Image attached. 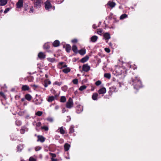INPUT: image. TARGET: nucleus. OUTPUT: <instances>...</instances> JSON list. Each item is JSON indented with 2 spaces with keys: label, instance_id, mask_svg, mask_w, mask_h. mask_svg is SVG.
Segmentation results:
<instances>
[{
  "label": "nucleus",
  "instance_id": "13d9d810",
  "mask_svg": "<svg viewBox=\"0 0 161 161\" xmlns=\"http://www.w3.org/2000/svg\"><path fill=\"white\" fill-rule=\"evenodd\" d=\"M63 64V62H61V69H62V67H66L67 66V65L66 64H64V65H62V64Z\"/></svg>",
  "mask_w": 161,
  "mask_h": 161
},
{
  "label": "nucleus",
  "instance_id": "de8ad7c7",
  "mask_svg": "<svg viewBox=\"0 0 161 161\" xmlns=\"http://www.w3.org/2000/svg\"><path fill=\"white\" fill-rule=\"evenodd\" d=\"M31 87H35V88H33L34 89V90H35V89L36 88H38L39 87V86L37 85H36L35 84H34V85H31Z\"/></svg>",
  "mask_w": 161,
  "mask_h": 161
},
{
  "label": "nucleus",
  "instance_id": "052dcab7",
  "mask_svg": "<svg viewBox=\"0 0 161 161\" xmlns=\"http://www.w3.org/2000/svg\"><path fill=\"white\" fill-rule=\"evenodd\" d=\"M54 84H55V85H58V86H60V83L59 82H57V81H56L54 82Z\"/></svg>",
  "mask_w": 161,
  "mask_h": 161
},
{
  "label": "nucleus",
  "instance_id": "603ef678",
  "mask_svg": "<svg viewBox=\"0 0 161 161\" xmlns=\"http://www.w3.org/2000/svg\"><path fill=\"white\" fill-rule=\"evenodd\" d=\"M104 50L105 51L108 53H109L110 52V49L108 48H105Z\"/></svg>",
  "mask_w": 161,
  "mask_h": 161
},
{
  "label": "nucleus",
  "instance_id": "cd10ccee",
  "mask_svg": "<svg viewBox=\"0 0 161 161\" xmlns=\"http://www.w3.org/2000/svg\"><path fill=\"white\" fill-rule=\"evenodd\" d=\"M51 84V81L49 80H47L44 81V86L45 87H46L48 86V85Z\"/></svg>",
  "mask_w": 161,
  "mask_h": 161
},
{
  "label": "nucleus",
  "instance_id": "e2e57ef3",
  "mask_svg": "<svg viewBox=\"0 0 161 161\" xmlns=\"http://www.w3.org/2000/svg\"><path fill=\"white\" fill-rule=\"evenodd\" d=\"M97 27V26L95 24H93L92 25V28L94 29H96Z\"/></svg>",
  "mask_w": 161,
  "mask_h": 161
},
{
  "label": "nucleus",
  "instance_id": "f03ea898",
  "mask_svg": "<svg viewBox=\"0 0 161 161\" xmlns=\"http://www.w3.org/2000/svg\"><path fill=\"white\" fill-rule=\"evenodd\" d=\"M116 71L118 75H123L125 76L127 73V70L123 67H120L117 69Z\"/></svg>",
  "mask_w": 161,
  "mask_h": 161
},
{
  "label": "nucleus",
  "instance_id": "2eb2a0df",
  "mask_svg": "<svg viewBox=\"0 0 161 161\" xmlns=\"http://www.w3.org/2000/svg\"><path fill=\"white\" fill-rule=\"evenodd\" d=\"M57 97H58V95H55L54 96H50L48 97V98L47 99V101L48 102H51L53 100H54L55 98H57Z\"/></svg>",
  "mask_w": 161,
  "mask_h": 161
},
{
  "label": "nucleus",
  "instance_id": "9d476101",
  "mask_svg": "<svg viewBox=\"0 0 161 161\" xmlns=\"http://www.w3.org/2000/svg\"><path fill=\"white\" fill-rule=\"evenodd\" d=\"M64 150L66 152L64 153V154H65V153H67L68 154L67 151L69 150L70 147V145L66 143L64 144Z\"/></svg>",
  "mask_w": 161,
  "mask_h": 161
},
{
  "label": "nucleus",
  "instance_id": "338daca9",
  "mask_svg": "<svg viewBox=\"0 0 161 161\" xmlns=\"http://www.w3.org/2000/svg\"><path fill=\"white\" fill-rule=\"evenodd\" d=\"M56 131L58 132H60V127Z\"/></svg>",
  "mask_w": 161,
  "mask_h": 161
},
{
  "label": "nucleus",
  "instance_id": "2f4dec72",
  "mask_svg": "<svg viewBox=\"0 0 161 161\" xmlns=\"http://www.w3.org/2000/svg\"><path fill=\"white\" fill-rule=\"evenodd\" d=\"M127 17V15L125 14H122L120 17V19H123Z\"/></svg>",
  "mask_w": 161,
  "mask_h": 161
},
{
  "label": "nucleus",
  "instance_id": "c9c22d12",
  "mask_svg": "<svg viewBox=\"0 0 161 161\" xmlns=\"http://www.w3.org/2000/svg\"><path fill=\"white\" fill-rule=\"evenodd\" d=\"M35 114L38 116H40L42 114V111H38Z\"/></svg>",
  "mask_w": 161,
  "mask_h": 161
},
{
  "label": "nucleus",
  "instance_id": "1a4fd4ad",
  "mask_svg": "<svg viewBox=\"0 0 161 161\" xmlns=\"http://www.w3.org/2000/svg\"><path fill=\"white\" fill-rule=\"evenodd\" d=\"M34 5L35 7L37 8H40L41 6V0H36Z\"/></svg>",
  "mask_w": 161,
  "mask_h": 161
},
{
  "label": "nucleus",
  "instance_id": "6e6d98bb",
  "mask_svg": "<svg viewBox=\"0 0 161 161\" xmlns=\"http://www.w3.org/2000/svg\"><path fill=\"white\" fill-rule=\"evenodd\" d=\"M77 42V39H75L72 40V42L73 43H76Z\"/></svg>",
  "mask_w": 161,
  "mask_h": 161
},
{
  "label": "nucleus",
  "instance_id": "473e14b6",
  "mask_svg": "<svg viewBox=\"0 0 161 161\" xmlns=\"http://www.w3.org/2000/svg\"><path fill=\"white\" fill-rule=\"evenodd\" d=\"M66 101V98L64 96H61V102L64 103Z\"/></svg>",
  "mask_w": 161,
  "mask_h": 161
},
{
  "label": "nucleus",
  "instance_id": "7ed1b4c3",
  "mask_svg": "<svg viewBox=\"0 0 161 161\" xmlns=\"http://www.w3.org/2000/svg\"><path fill=\"white\" fill-rule=\"evenodd\" d=\"M73 100L71 97H69L66 103V107L67 108L70 109L73 107Z\"/></svg>",
  "mask_w": 161,
  "mask_h": 161
},
{
  "label": "nucleus",
  "instance_id": "a18cd8bd",
  "mask_svg": "<svg viewBox=\"0 0 161 161\" xmlns=\"http://www.w3.org/2000/svg\"><path fill=\"white\" fill-rule=\"evenodd\" d=\"M29 161H36V159L32 157H31L29 159Z\"/></svg>",
  "mask_w": 161,
  "mask_h": 161
},
{
  "label": "nucleus",
  "instance_id": "c03bdc74",
  "mask_svg": "<svg viewBox=\"0 0 161 161\" xmlns=\"http://www.w3.org/2000/svg\"><path fill=\"white\" fill-rule=\"evenodd\" d=\"M21 122L20 121L18 120H16V124L18 126H19L21 125Z\"/></svg>",
  "mask_w": 161,
  "mask_h": 161
},
{
  "label": "nucleus",
  "instance_id": "49530a36",
  "mask_svg": "<svg viewBox=\"0 0 161 161\" xmlns=\"http://www.w3.org/2000/svg\"><path fill=\"white\" fill-rule=\"evenodd\" d=\"M68 111V110L67 109V108H63L62 110V112L63 113H64L66 112H67Z\"/></svg>",
  "mask_w": 161,
  "mask_h": 161
},
{
  "label": "nucleus",
  "instance_id": "7c9ffc66",
  "mask_svg": "<svg viewBox=\"0 0 161 161\" xmlns=\"http://www.w3.org/2000/svg\"><path fill=\"white\" fill-rule=\"evenodd\" d=\"M74 132V127L73 125H71L69 129V133L71 134Z\"/></svg>",
  "mask_w": 161,
  "mask_h": 161
},
{
  "label": "nucleus",
  "instance_id": "9b49d317",
  "mask_svg": "<svg viewBox=\"0 0 161 161\" xmlns=\"http://www.w3.org/2000/svg\"><path fill=\"white\" fill-rule=\"evenodd\" d=\"M106 92V90L105 88L102 87L100 88L98 91V93L99 94H105Z\"/></svg>",
  "mask_w": 161,
  "mask_h": 161
},
{
  "label": "nucleus",
  "instance_id": "3c124183",
  "mask_svg": "<svg viewBox=\"0 0 161 161\" xmlns=\"http://www.w3.org/2000/svg\"><path fill=\"white\" fill-rule=\"evenodd\" d=\"M41 123L39 122L36 124V126L37 127H39L41 126Z\"/></svg>",
  "mask_w": 161,
  "mask_h": 161
},
{
  "label": "nucleus",
  "instance_id": "412c9836",
  "mask_svg": "<svg viewBox=\"0 0 161 161\" xmlns=\"http://www.w3.org/2000/svg\"><path fill=\"white\" fill-rule=\"evenodd\" d=\"M72 50L75 53H78L77 47L75 45H74L72 46Z\"/></svg>",
  "mask_w": 161,
  "mask_h": 161
},
{
  "label": "nucleus",
  "instance_id": "a211bd4d",
  "mask_svg": "<svg viewBox=\"0 0 161 161\" xmlns=\"http://www.w3.org/2000/svg\"><path fill=\"white\" fill-rule=\"evenodd\" d=\"M103 37L106 40L110 39L111 38L110 34L108 32H106L103 35Z\"/></svg>",
  "mask_w": 161,
  "mask_h": 161
},
{
  "label": "nucleus",
  "instance_id": "c85d7f7f",
  "mask_svg": "<svg viewBox=\"0 0 161 161\" xmlns=\"http://www.w3.org/2000/svg\"><path fill=\"white\" fill-rule=\"evenodd\" d=\"M104 77L105 78L109 79L111 78V74L109 73H105L104 74Z\"/></svg>",
  "mask_w": 161,
  "mask_h": 161
},
{
  "label": "nucleus",
  "instance_id": "393cba45",
  "mask_svg": "<svg viewBox=\"0 0 161 161\" xmlns=\"http://www.w3.org/2000/svg\"><path fill=\"white\" fill-rule=\"evenodd\" d=\"M78 53L80 55H83L86 53V50L85 49H81L79 51Z\"/></svg>",
  "mask_w": 161,
  "mask_h": 161
},
{
  "label": "nucleus",
  "instance_id": "dca6fc26",
  "mask_svg": "<svg viewBox=\"0 0 161 161\" xmlns=\"http://www.w3.org/2000/svg\"><path fill=\"white\" fill-rule=\"evenodd\" d=\"M35 104L36 105H39L41 104L42 102V100L41 98H38V99H36L34 102Z\"/></svg>",
  "mask_w": 161,
  "mask_h": 161
},
{
  "label": "nucleus",
  "instance_id": "09e8293b",
  "mask_svg": "<svg viewBox=\"0 0 161 161\" xmlns=\"http://www.w3.org/2000/svg\"><path fill=\"white\" fill-rule=\"evenodd\" d=\"M62 89L63 91L65 92L67 90V86H65L62 87Z\"/></svg>",
  "mask_w": 161,
  "mask_h": 161
},
{
  "label": "nucleus",
  "instance_id": "37998d69",
  "mask_svg": "<svg viewBox=\"0 0 161 161\" xmlns=\"http://www.w3.org/2000/svg\"><path fill=\"white\" fill-rule=\"evenodd\" d=\"M21 146L20 145H18L17 147V151H21L22 149V148H21Z\"/></svg>",
  "mask_w": 161,
  "mask_h": 161
},
{
  "label": "nucleus",
  "instance_id": "680f3d73",
  "mask_svg": "<svg viewBox=\"0 0 161 161\" xmlns=\"http://www.w3.org/2000/svg\"><path fill=\"white\" fill-rule=\"evenodd\" d=\"M67 118L68 119H67V121L68 122L70 121L71 119L70 117L69 116H67Z\"/></svg>",
  "mask_w": 161,
  "mask_h": 161
},
{
  "label": "nucleus",
  "instance_id": "864d4df0",
  "mask_svg": "<svg viewBox=\"0 0 161 161\" xmlns=\"http://www.w3.org/2000/svg\"><path fill=\"white\" fill-rule=\"evenodd\" d=\"M10 9L8 8H7L5 9V10L4 11V13L5 14L7 13L9 10Z\"/></svg>",
  "mask_w": 161,
  "mask_h": 161
},
{
  "label": "nucleus",
  "instance_id": "f704fd0d",
  "mask_svg": "<svg viewBox=\"0 0 161 161\" xmlns=\"http://www.w3.org/2000/svg\"><path fill=\"white\" fill-rule=\"evenodd\" d=\"M67 133V131L64 129L63 127H61V134H64Z\"/></svg>",
  "mask_w": 161,
  "mask_h": 161
},
{
  "label": "nucleus",
  "instance_id": "6ab92c4d",
  "mask_svg": "<svg viewBox=\"0 0 161 161\" xmlns=\"http://www.w3.org/2000/svg\"><path fill=\"white\" fill-rule=\"evenodd\" d=\"M21 89L22 91H28L30 89V88L27 85H23Z\"/></svg>",
  "mask_w": 161,
  "mask_h": 161
},
{
  "label": "nucleus",
  "instance_id": "a878e982",
  "mask_svg": "<svg viewBox=\"0 0 161 161\" xmlns=\"http://www.w3.org/2000/svg\"><path fill=\"white\" fill-rule=\"evenodd\" d=\"M70 70L71 69L67 67L63 69L62 71L65 74H67L70 71Z\"/></svg>",
  "mask_w": 161,
  "mask_h": 161
},
{
  "label": "nucleus",
  "instance_id": "5701e85b",
  "mask_svg": "<svg viewBox=\"0 0 161 161\" xmlns=\"http://www.w3.org/2000/svg\"><path fill=\"white\" fill-rule=\"evenodd\" d=\"M98 37L96 36H93L91 38V41L93 42H95L97 40Z\"/></svg>",
  "mask_w": 161,
  "mask_h": 161
},
{
  "label": "nucleus",
  "instance_id": "0eeeda50",
  "mask_svg": "<svg viewBox=\"0 0 161 161\" xmlns=\"http://www.w3.org/2000/svg\"><path fill=\"white\" fill-rule=\"evenodd\" d=\"M37 142H40L42 143L45 141V138L42 135H38L37 136Z\"/></svg>",
  "mask_w": 161,
  "mask_h": 161
},
{
  "label": "nucleus",
  "instance_id": "20e7f679",
  "mask_svg": "<svg viewBox=\"0 0 161 161\" xmlns=\"http://www.w3.org/2000/svg\"><path fill=\"white\" fill-rule=\"evenodd\" d=\"M45 7L46 10H49L52 7L51 3L49 0H47L45 3Z\"/></svg>",
  "mask_w": 161,
  "mask_h": 161
},
{
  "label": "nucleus",
  "instance_id": "58836bf2",
  "mask_svg": "<svg viewBox=\"0 0 161 161\" xmlns=\"http://www.w3.org/2000/svg\"><path fill=\"white\" fill-rule=\"evenodd\" d=\"M41 129L44 130L45 131H48V128L47 126H43L41 127Z\"/></svg>",
  "mask_w": 161,
  "mask_h": 161
},
{
  "label": "nucleus",
  "instance_id": "bb28decb",
  "mask_svg": "<svg viewBox=\"0 0 161 161\" xmlns=\"http://www.w3.org/2000/svg\"><path fill=\"white\" fill-rule=\"evenodd\" d=\"M7 3V0H0V5L4 6Z\"/></svg>",
  "mask_w": 161,
  "mask_h": 161
},
{
  "label": "nucleus",
  "instance_id": "f8f14e48",
  "mask_svg": "<svg viewBox=\"0 0 161 161\" xmlns=\"http://www.w3.org/2000/svg\"><path fill=\"white\" fill-rule=\"evenodd\" d=\"M107 5L109 6L111 8H113L115 6L116 3L114 2L109 1L107 4Z\"/></svg>",
  "mask_w": 161,
  "mask_h": 161
},
{
  "label": "nucleus",
  "instance_id": "39448f33",
  "mask_svg": "<svg viewBox=\"0 0 161 161\" xmlns=\"http://www.w3.org/2000/svg\"><path fill=\"white\" fill-rule=\"evenodd\" d=\"M82 69L83 71L87 72L90 70V67L88 65V64H84L83 65Z\"/></svg>",
  "mask_w": 161,
  "mask_h": 161
},
{
  "label": "nucleus",
  "instance_id": "ea45409f",
  "mask_svg": "<svg viewBox=\"0 0 161 161\" xmlns=\"http://www.w3.org/2000/svg\"><path fill=\"white\" fill-rule=\"evenodd\" d=\"M72 82L75 84H77L78 83V80L77 79H75L73 80Z\"/></svg>",
  "mask_w": 161,
  "mask_h": 161
},
{
  "label": "nucleus",
  "instance_id": "bf43d9fd",
  "mask_svg": "<svg viewBox=\"0 0 161 161\" xmlns=\"http://www.w3.org/2000/svg\"><path fill=\"white\" fill-rule=\"evenodd\" d=\"M51 155L52 156V158H55L56 156V155L55 154L53 153H50Z\"/></svg>",
  "mask_w": 161,
  "mask_h": 161
},
{
  "label": "nucleus",
  "instance_id": "4be33fe9",
  "mask_svg": "<svg viewBox=\"0 0 161 161\" xmlns=\"http://www.w3.org/2000/svg\"><path fill=\"white\" fill-rule=\"evenodd\" d=\"M59 41L58 40H56L53 43V45L54 47H57L59 45Z\"/></svg>",
  "mask_w": 161,
  "mask_h": 161
},
{
  "label": "nucleus",
  "instance_id": "6e6552de",
  "mask_svg": "<svg viewBox=\"0 0 161 161\" xmlns=\"http://www.w3.org/2000/svg\"><path fill=\"white\" fill-rule=\"evenodd\" d=\"M76 112L77 114H80L83 110V107L80 105L77 106L76 108Z\"/></svg>",
  "mask_w": 161,
  "mask_h": 161
},
{
  "label": "nucleus",
  "instance_id": "0e129e2a",
  "mask_svg": "<svg viewBox=\"0 0 161 161\" xmlns=\"http://www.w3.org/2000/svg\"><path fill=\"white\" fill-rule=\"evenodd\" d=\"M121 1L122 3H125L126 2L127 0H120Z\"/></svg>",
  "mask_w": 161,
  "mask_h": 161
},
{
  "label": "nucleus",
  "instance_id": "774afa93",
  "mask_svg": "<svg viewBox=\"0 0 161 161\" xmlns=\"http://www.w3.org/2000/svg\"><path fill=\"white\" fill-rule=\"evenodd\" d=\"M51 160H52V161H56V159H54L53 158H51Z\"/></svg>",
  "mask_w": 161,
  "mask_h": 161
},
{
  "label": "nucleus",
  "instance_id": "69168bd1",
  "mask_svg": "<svg viewBox=\"0 0 161 161\" xmlns=\"http://www.w3.org/2000/svg\"><path fill=\"white\" fill-rule=\"evenodd\" d=\"M59 108V107L58 106H56L55 107V109H58Z\"/></svg>",
  "mask_w": 161,
  "mask_h": 161
},
{
  "label": "nucleus",
  "instance_id": "e433bc0d",
  "mask_svg": "<svg viewBox=\"0 0 161 161\" xmlns=\"http://www.w3.org/2000/svg\"><path fill=\"white\" fill-rule=\"evenodd\" d=\"M101 83H102V82H101V81H100V80H98L95 83V84L97 86H99V85H101Z\"/></svg>",
  "mask_w": 161,
  "mask_h": 161
},
{
  "label": "nucleus",
  "instance_id": "79ce46f5",
  "mask_svg": "<svg viewBox=\"0 0 161 161\" xmlns=\"http://www.w3.org/2000/svg\"><path fill=\"white\" fill-rule=\"evenodd\" d=\"M47 120L51 122H53V119L51 117H48L47 118Z\"/></svg>",
  "mask_w": 161,
  "mask_h": 161
},
{
  "label": "nucleus",
  "instance_id": "f257e3e1",
  "mask_svg": "<svg viewBox=\"0 0 161 161\" xmlns=\"http://www.w3.org/2000/svg\"><path fill=\"white\" fill-rule=\"evenodd\" d=\"M130 83H132L134 89L136 90L142 87V84L139 78L137 76L131 78Z\"/></svg>",
  "mask_w": 161,
  "mask_h": 161
},
{
  "label": "nucleus",
  "instance_id": "4d7b16f0",
  "mask_svg": "<svg viewBox=\"0 0 161 161\" xmlns=\"http://www.w3.org/2000/svg\"><path fill=\"white\" fill-rule=\"evenodd\" d=\"M25 130L23 129L22 128L20 130V132L22 134H24L25 133Z\"/></svg>",
  "mask_w": 161,
  "mask_h": 161
},
{
  "label": "nucleus",
  "instance_id": "423d86ee",
  "mask_svg": "<svg viewBox=\"0 0 161 161\" xmlns=\"http://www.w3.org/2000/svg\"><path fill=\"white\" fill-rule=\"evenodd\" d=\"M23 1L22 0H19L16 3V7L17 8H20L23 7Z\"/></svg>",
  "mask_w": 161,
  "mask_h": 161
},
{
  "label": "nucleus",
  "instance_id": "4c0bfd02",
  "mask_svg": "<svg viewBox=\"0 0 161 161\" xmlns=\"http://www.w3.org/2000/svg\"><path fill=\"white\" fill-rule=\"evenodd\" d=\"M97 31L98 34L101 35L103 32V30L101 29H98L97 30Z\"/></svg>",
  "mask_w": 161,
  "mask_h": 161
},
{
  "label": "nucleus",
  "instance_id": "a19ab883",
  "mask_svg": "<svg viewBox=\"0 0 161 161\" xmlns=\"http://www.w3.org/2000/svg\"><path fill=\"white\" fill-rule=\"evenodd\" d=\"M41 147L40 146H38L35 147V150L36 151H38L41 149Z\"/></svg>",
  "mask_w": 161,
  "mask_h": 161
},
{
  "label": "nucleus",
  "instance_id": "aec40b11",
  "mask_svg": "<svg viewBox=\"0 0 161 161\" xmlns=\"http://www.w3.org/2000/svg\"><path fill=\"white\" fill-rule=\"evenodd\" d=\"M89 57L87 56H86L81 59L80 61L81 63H84L86 62L89 59Z\"/></svg>",
  "mask_w": 161,
  "mask_h": 161
},
{
  "label": "nucleus",
  "instance_id": "5fc2aeb1",
  "mask_svg": "<svg viewBox=\"0 0 161 161\" xmlns=\"http://www.w3.org/2000/svg\"><path fill=\"white\" fill-rule=\"evenodd\" d=\"M33 11H34L33 8V7H31L30 8L29 12L30 13H31V12L32 13L33 12Z\"/></svg>",
  "mask_w": 161,
  "mask_h": 161
},
{
  "label": "nucleus",
  "instance_id": "f3484780",
  "mask_svg": "<svg viewBox=\"0 0 161 161\" xmlns=\"http://www.w3.org/2000/svg\"><path fill=\"white\" fill-rule=\"evenodd\" d=\"M98 94L96 92L94 93L92 95V98L94 100H98Z\"/></svg>",
  "mask_w": 161,
  "mask_h": 161
},
{
  "label": "nucleus",
  "instance_id": "8fccbe9b",
  "mask_svg": "<svg viewBox=\"0 0 161 161\" xmlns=\"http://www.w3.org/2000/svg\"><path fill=\"white\" fill-rule=\"evenodd\" d=\"M0 95L3 98H5L6 96L2 92H0Z\"/></svg>",
  "mask_w": 161,
  "mask_h": 161
},
{
  "label": "nucleus",
  "instance_id": "b1692460",
  "mask_svg": "<svg viewBox=\"0 0 161 161\" xmlns=\"http://www.w3.org/2000/svg\"><path fill=\"white\" fill-rule=\"evenodd\" d=\"M31 96L29 94H27L25 96V98L28 101H30L32 99Z\"/></svg>",
  "mask_w": 161,
  "mask_h": 161
},
{
  "label": "nucleus",
  "instance_id": "4468645a",
  "mask_svg": "<svg viewBox=\"0 0 161 161\" xmlns=\"http://www.w3.org/2000/svg\"><path fill=\"white\" fill-rule=\"evenodd\" d=\"M63 47L65 48L66 51L67 53H69L71 49V47L69 44L64 45Z\"/></svg>",
  "mask_w": 161,
  "mask_h": 161
},
{
  "label": "nucleus",
  "instance_id": "72a5a7b5",
  "mask_svg": "<svg viewBox=\"0 0 161 161\" xmlns=\"http://www.w3.org/2000/svg\"><path fill=\"white\" fill-rule=\"evenodd\" d=\"M87 86L85 85H83L81 86L79 88V90L80 91H82L86 88Z\"/></svg>",
  "mask_w": 161,
  "mask_h": 161
},
{
  "label": "nucleus",
  "instance_id": "c756f323",
  "mask_svg": "<svg viewBox=\"0 0 161 161\" xmlns=\"http://www.w3.org/2000/svg\"><path fill=\"white\" fill-rule=\"evenodd\" d=\"M50 46L48 43H45L43 46V48L44 49L47 50L49 48Z\"/></svg>",
  "mask_w": 161,
  "mask_h": 161
},
{
  "label": "nucleus",
  "instance_id": "ddd939ff",
  "mask_svg": "<svg viewBox=\"0 0 161 161\" xmlns=\"http://www.w3.org/2000/svg\"><path fill=\"white\" fill-rule=\"evenodd\" d=\"M38 57L41 60L44 59L46 57L45 54L42 52H40L38 54Z\"/></svg>",
  "mask_w": 161,
  "mask_h": 161
}]
</instances>
